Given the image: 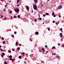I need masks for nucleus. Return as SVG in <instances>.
I'll use <instances>...</instances> for the list:
<instances>
[{
	"instance_id": "nucleus-1",
	"label": "nucleus",
	"mask_w": 64,
	"mask_h": 64,
	"mask_svg": "<svg viewBox=\"0 0 64 64\" xmlns=\"http://www.w3.org/2000/svg\"><path fill=\"white\" fill-rule=\"evenodd\" d=\"M33 7L34 10H37V6L36 5H34Z\"/></svg>"
},
{
	"instance_id": "nucleus-2",
	"label": "nucleus",
	"mask_w": 64,
	"mask_h": 64,
	"mask_svg": "<svg viewBox=\"0 0 64 64\" xmlns=\"http://www.w3.org/2000/svg\"><path fill=\"white\" fill-rule=\"evenodd\" d=\"M19 10H18V9H16L14 10L16 12V13H18V12H19Z\"/></svg>"
},
{
	"instance_id": "nucleus-3",
	"label": "nucleus",
	"mask_w": 64,
	"mask_h": 64,
	"mask_svg": "<svg viewBox=\"0 0 64 64\" xmlns=\"http://www.w3.org/2000/svg\"><path fill=\"white\" fill-rule=\"evenodd\" d=\"M26 9L28 10V11H29V7L27 6H26Z\"/></svg>"
},
{
	"instance_id": "nucleus-4",
	"label": "nucleus",
	"mask_w": 64,
	"mask_h": 64,
	"mask_svg": "<svg viewBox=\"0 0 64 64\" xmlns=\"http://www.w3.org/2000/svg\"><path fill=\"white\" fill-rule=\"evenodd\" d=\"M62 8V6L61 5H60L58 7L59 9H60Z\"/></svg>"
},
{
	"instance_id": "nucleus-5",
	"label": "nucleus",
	"mask_w": 64,
	"mask_h": 64,
	"mask_svg": "<svg viewBox=\"0 0 64 64\" xmlns=\"http://www.w3.org/2000/svg\"><path fill=\"white\" fill-rule=\"evenodd\" d=\"M60 37H62V33H60Z\"/></svg>"
},
{
	"instance_id": "nucleus-6",
	"label": "nucleus",
	"mask_w": 64,
	"mask_h": 64,
	"mask_svg": "<svg viewBox=\"0 0 64 64\" xmlns=\"http://www.w3.org/2000/svg\"><path fill=\"white\" fill-rule=\"evenodd\" d=\"M35 34H39V33L38 32H36L35 33Z\"/></svg>"
},
{
	"instance_id": "nucleus-7",
	"label": "nucleus",
	"mask_w": 64,
	"mask_h": 64,
	"mask_svg": "<svg viewBox=\"0 0 64 64\" xmlns=\"http://www.w3.org/2000/svg\"><path fill=\"white\" fill-rule=\"evenodd\" d=\"M19 58H20V59H22V58H21V56H20L18 57Z\"/></svg>"
},
{
	"instance_id": "nucleus-8",
	"label": "nucleus",
	"mask_w": 64,
	"mask_h": 64,
	"mask_svg": "<svg viewBox=\"0 0 64 64\" xmlns=\"http://www.w3.org/2000/svg\"><path fill=\"white\" fill-rule=\"evenodd\" d=\"M12 11H11V10H10L9 12L10 14L12 13Z\"/></svg>"
},
{
	"instance_id": "nucleus-9",
	"label": "nucleus",
	"mask_w": 64,
	"mask_h": 64,
	"mask_svg": "<svg viewBox=\"0 0 64 64\" xmlns=\"http://www.w3.org/2000/svg\"><path fill=\"white\" fill-rule=\"evenodd\" d=\"M20 2V0H17V3H19Z\"/></svg>"
},
{
	"instance_id": "nucleus-10",
	"label": "nucleus",
	"mask_w": 64,
	"mask_h": 64,
	"mask_svg": "<svg viewBox=\"0 0 64 64\" xmlns=\"http://www.w3.org/2000/svg\"><path fill=\"white\" fill-rule=\"evenodd\" d=\"M34 1L35 3H36L37 1V0H34Z\"/></svg>"
},
{
	"instance_id": "nucleus-11",
	"label": "nucleus",
	"mask_w": 64,
	"mask_h": 64,
	"mask_svg": "<svg viewBox=\"0 0 64 64\" xmlns=\"http://www.w3.org/2000/svg\"><path fill=\"white\" fill-rule=\"evenodd\" d=\"M4 64H7V62L6 61H5L4 62Z\"/></svg>"
},
{
	"instance_id": "nucleus-12",
	"label": "nucleus",
	"mask_w": 64,
	"mask_h": 64,
	"mask_svg": "<svg viewBox=\"0 0 64 64\" xmlns=\"http://www.w3.org/2000/svg\"><path fill=\"white\" fill-rule=\"evenodd\" d=\"M9 57L11 58L12 57V56L10 55L9 56Z\"/></svg>"
},
{
	"instance_id": "nucleus-13",
	"label": "nucleus",
	"mask_w": 64,
	"mask_h": 64,
	"mask_svg": "<svg viewBox=\"0 0 64 64\" xmlns=\"http://www.w3.org/2000/svg\"><path fill=\"white\" fill-rule=\"evenodd\" d=\"M42 50H43V52H44V51H45V50H44V48H42Z\"/></svg>"
},
{
	"instance_id": "nucleus-14",
	"label": "nucleus",
	"mask_w": 64,
	"mask_h": 64,
	"mask_svg": "<svg viewBox=\"0 0 64 64\" xmlns=\"http://www.w3.org/2000/svg\"><path fill=\"white\" fill-rule=\"evenodd\" d=\"M14 18H16V16H14Z\"/></svg>"
},
{
	"instance_id": "nucleus-15",
	"label": "nucleus",
	"mask_w": 64,
	"mask_h": 64,
	"mask_svg": "<svg viewBox=\"0 0 64 64\" xmlns=\"http://www.w3.org/2000/svg\"><path fill=\"white\" fill-rule=\"evenodd\" d=\"M2 54L4 56H5V53L4 52L2 53Z\"/></svg>"
},
{
	"instance_id": "nucleus-16",
	"label": "nucleus",
	"mask_w": 64,
	"mask_h": 64,
	"mask_svg": "<svg viewBox=\"0 0 64 64\" xmlns=\"http://www.w3.org/2000/svg\"><path fill=\"white\" fill-rule=\"evenodd\" d=\"M57 58H59L60 56H56Z\"/></svg>"
},
{
	"instance_id": "nucleus-17",
	"label": "nucleus",
	"mask_w": 64,
	"mask_h": 64,
	"mask_svg": "<svg viewBox=\"0 0 64 64\" xmlns=\"http://www.w3.org/2000/svg\"><path fill=\"white\" fill-rule=\"evenodd\" d=\"M54 12H52V15H54Z\"/></svg>"
},
{
	"instance_id": "nucleus-18",
	"label": "nucleus",
	"mask_w": 64,
	"mask_h": 64,
	"mask_svg": "<svg viewBox=\"0 0 64 64\" xmlns=\"http://www.w3.org/2000/svg\"><path fill=\"white\" fill-rule=\"evenodd\" d=\"M16 33H17V32H14V34H16Z\"/></svg>"
},
{
	"instance_id": "nucleus-19",
	"label": "nucleus",
	"mask_w": 64,
	"mask_h": 64,
	"mask_svg": "<svg viewBox=\"0 0 64 64\" xmlns=\"http://www.w3.org/2000/svg\"><path fill=\"white\" fill-rule=\"evenodd\" d=\"M22 54H24H24H25V53H24V52H22Z\"/></svg>"
},
{
	"instance_id": "nucleus-20",
	"label": "nucleus",
	"mask_w": 64,
	"mask_h": 64,
	"mask_svg": "<svg viewBox=\"0 0 64 64\" xmlns=\"http://www.w3.org/2000/svg\"><path fill=\"white\" fill-rule=\"evenodd\" d=\"M18 18H20V15H18Z\"/></svg>"
},
{
	"instance_id": "nucleus-21",
	"label": "nucleus",
	"mask_w": 64,
	"mask_h": 64,
	"mask_svg": "<svg viewBox=\"0 0 64 64\" xmlns=\"http://www.w3.org/2000/svg\"><path fill=\"white\" fill-rule=\"evenodd\" d=\"M34 21H35V22H37V20H34Z\"/></svg>"
},
{
	"instance_id": "nucleus-22",
	"label": "nucleus",
	"mask_w": 64,
	"mask_h": 64,
	"mask_svg": "<svg viewBox=\"0 0 64 64\" xmlns=\"http://www.w3.org/2000/svg\"><path fill=\"white\" fill-rule=\"evenodd\" d=\"M0 50H1V51H3V49L0 48Z\"/></svg>"
},
{
	"instance_id": "nucleus-23",
	"label": "nucleus",
	"mask_w": 64,
	"mask_h": 64,
	"mask_svg": "<svg viewBox=\"0 0 64 64\" xmlns=\"http://www.w3.org/2000/svg\"><path fill=\"white\" fill-rule=\"evenodd\" d=\"M55 48V47L54 46H53L52 47V48Z\"/></svg>"
},
{
	"instance_id": "nucleus-24",
	"label": "nucleus",
	"mask_w": 64,
	"mask_h": 64,
	"mask_svg": "<svg viewBox=\"0 0 64 64\" xmlns=\"http://www.w3.org/2000/svg\"><path fill=\"white\" fill-rule=\"evenodd\" d=\"M2 40H4V38L3 37H2Z\"/></svg>"
},
{
	"instance_id": "nucleus-25",
	"label": "nucleus",
	"mask_w": 64,
	"mask_h": 64,
	"mask_svg": "<svg viewBox=\"0 0 64 64\" xmlns=\"http://www.w3.org/2000/svg\"><path fill=\"white\" fill-rule=\"evenodd\" d=\"M8 52H11V50H8Z\"/></svg>"
},
{
	"instance_id": "nucleus-26",
	"label": "nucleus",
	"mask_w": 64,
	"mask_h": 64,
	"mask_svg": "<svg viewBox=\"0 0 64 64\" xmlns=\"http://www.w3.org/2000/svg\"><path fill=\"white\" fill-rule=\"evenodd\" d=\"M55 22L54 21H53L52 22V23H55Z\"/></svg>"
},
{
	"instance_id": "nucleus-27",
	"label": "nucleus",
	"mask_w": 64,
	"mask_h": 64,
	"mask_svg": "<svg viewBox=\"0 0 64 64\" xmlns=\"http://www.w3.org/2000/svg\"><path fill=\"white\" fill-rule=\"evenodd\" d=\"M39 19L40 20H41L42 19H41V18H39Z\"/></svg>"
},
{
	"instance_id": "nucleus-28",
	"label": "nucleus",
	"mask_w": 64,
	"mask_h": 64,
	"mask_svg": "<svg viewBox=\"0 0 64 64\" xmlns=\"http://www.w3.org/2000/svg\"><path fill=\"white\" fill-rule=\"evenodd\" d=\"M46 15H48V13H46Z\"/></svg>"
},
{
	"instance_id": "nucleus-29",
	"label": "nucleus",
	"mask_w": 64,
	"mask_h": 64,
	"mask_svg": "<svg viewBox=\"0 0 64 64\" xmlns=\"http://www.w3.org/2000/svg\"><path fill=\"white\" fill-rule=\"evenodd\" d=\"M1 17L2 18H3V16H1Z\"/></svg>"
},
{
	"instance_id": "nucleus-30",
	"label": "nucleus",
	"mask_w": 64,
	"mask_h": 64,
	"mask_svg": "<svg viewBox=\"0 0 64 64\" xmlns=\"http://www.w3.org/2000/svg\"><path fill=\"white\" fill-rule=\"evenodd\" d=\"M48 31H50V28H48Z\"/></svg>"
},
{
	"instance_id": "nucleus-31",
	"label": "nucleus",
	"mask_w": 64,
	"mask_h": 64,
	"mask_svg": "<svg viewBox=\"0 0 64 64\" xmlns=\"http://www.w3.org/2000/svg\"><path fill=\"white\" fill-rule=\"evenodd\" d=\"M16 45H18V43L17 42H16Z\"/></svg>"
},
{
	"instance_id": "nucleus-32",
	"label": "nucleus",
	"mask_w": 64,
	"mask_h": 64,
	"mask_svg": "<svg viewBox=\"0 0 64 64\" xmlns=\"http://www.w3.org/2000/svg\"><path fill=\"white\" fill-rule=\"evenodd\" d=\"M1 57H3V55H2L1 56Z\"/></svg>"
},
{
	"instance_id": "nucleus-33",
	"label": "nucleus",
	"mask_w": 64,
	"mask_h": 64,
	"mask_svg": "<svg viewBox=\"0 0 64 64\" xmlns=\"http://www.w3.org/2000/svg\"><path fill=\"white\" fill-rule=\"evenodd\" d=\"M46 16L45 15V14L43 15V16H44V17H45Z\"/></svg>"
},
{
	"instance_id": "nucleus-34",
	"label": "nucleus",
	"mask_w": 64,
	"mask_h": 64,
	"mask_svg": "<svg viewBox=\"0 0 64 64\" xmlns=\"http://www.w3.org/2000/svg\"><path fill=\"white\" fill-rule=\"evenodd\" d=\"M59 17H60H60H61V16L60 15H59Z\"/></svg>"
},
{
	"instance_id": "nucleus-35",
	"label": "nucleus",
	"mask_w": 64,
	"mask_h": 64,
	"mask_svg": "<svg viewBox=\"0 0 64 64\" xmlns=\"http://www.w3.org/2000/svg\"><path fill=\"white\" fill-rule=\"evenodd\" d=\"M6 10L5 9H4V11H5Z\"/></svg>"
},
{
	"instance_id": "nucleus-36",
	"label": "nucleus",
	"mask_w": 64,
	"mask_h": 64,
	"mask_svg": "<svg viewBox=\"0 0 64 64\" xmlns=\"http://www.w3.org/2000/svg\"><path fill=\"white\" fill-rule=\"evenodd\" d=\"M58 46H60V44L59 43L58 44Z\"/></svg>"
},
{
	"instance_id": "nucleus-37",
	"label": "nucleus",
	"mask_w": 64,
	"mask_h": 64,
	"mask_svg": "<svg viewBox=\"0 0 64 64\" xmlns=\"http://www.w3.org/2000/svg\"><path fill=\"white\" fill-rule=\"evenodd\" d=\"M3 43H4V44H5V42H4V41L3 42Z\"/></svg>"
},
{
	"instance_id": "nucleus-38",
	"label": "nucleus",
	"mask_w": 64,
	"mask_h": 64,
	"mask_svg": "<svg viewBox=\"0 0 64 64\" xmlns=\"http://www.w3.org/2000/svg\"><path fill=\"white\" fill-rule=\"evenodd\" d=\"M56 17V15H54V17Z\"/></svg>"
},
{
	"instance_id": "nucleus-39",
	"label": "nucleus",
	"mask_w": 64,
	"mask_h": 64,
	"mask_svg": "<svg viewBox=\"0 0 64 64\" xmlns=\"http://www.w3.org/2000/svg\"><path fill=\"white\" fill-rule=\"evenodd\" d=\"M45 47H46V48H47V46H45Z\"/></svg>"
},
{
	"instance_id": "nucleus-40",
	"label": "nucleus",
	"mask_w": 64,
	"mask_h": 64,
	"mask_svg": "<svg viewBox=\"0 0 64 64\" xmlns=\"http://www.w3.org/2000/svg\"><path fill=\"white\" fill-rule=\"evenodd\" d=\"M60 30H62V28H60Z\"/></svg>"
},
{
	"instance_id": "nucleus-41",
	"label": "nucleus",
	"mask_w": 64,
	"mask_h": 64,
	"mask_svg": "<svg viewBox=\"0 0 64 64\" xmlns=\"http://www.w3.org/2000/svg\"><path fill=\"white\" fill-rule=\"evenodd\" d=\"M13 59H12V58H10V60H12Z\"/></svg>"
},
{
	"instance_id": "nucleus-42",
	"label": "nucleus",
	"mask_w": 64,
	"mask_h": 64,
	"mask_svg": "<svg viewBox=\"0 0 64 64\" xmlns=\"http://www.w3.org/2000/svg\"><path fill=\"white\" fill-rule=\"evenodd\" d=\"M5 7H7V5H5Z\"/></svg>"
},
{
	"instance_id": "nucleus-43",
	"label": "nucleus",
	"mask_w": 64,
	"mask_h": 64,
	"mask_svg": "<svg viewBox=\"0 0 64 64\" xmlns=\"http://www.w3.org/2000/svg\"><path fill=\"white\" fill-rule=\"evenodd\" d=\"M32 13H33V11L32 10Z\"/></svg>"
},
{
	"instance_id": "nucleus-44",
	"label": "nucleus",
	"mask_w": 64,
	"mask_h": 64,
	"mask_svg": "<svg viewBox=\"0 0 64 64\" xmlns=\"http://www.w3.org/2000/svg\"><path fill=\"white\" fill-rule=\"evenodd\" d=\"M56 25H58V23H56Z\"/></svg>"
},
{
	"instance_id": "nucleus-45",
	"label": "nucleus",
	"mask_w": 64,
	"mask_h": 64,
	"mask_svg": "<svg viewBox=\"0 0 64 64\" xmlns=\"http://www.w3.org/2000/svg\"><path fill=\"white\" fill-rule=\"evenodd\" d=\"M38 16H38V18H40V15H38Z\"/></svg>"
},
{
	"instance_id": "nucleus-46",
	"label": "nucleus",
	"mask_w": 64,
	"mask_h": 64,
	"mask_svg": "<svg viewBox=\"0 0 64 64\" xmlns=\"http://www.w3.org/2000/svg\"><path fill=\"white\" fill-rule=\"evenodd\" d=\"M19 46H21V44H19Z\"/></svg>"
},
{
	"instance_id": "nucleus-47",
	"label": "nucleus",
	"mask_w": 64,
	"mask_h": 64,
	"mask_svg": "<svg viewBox=\"0 0 64 64\" xmlns=\"http://www.w3.org/2000/svg\"><path fill=\"white\" fill-rule=\"evenodd\" d=\"M54 55H56V54H55V53H54Z\"/></svg>"
},
{
	"instance_id": "nucleus-48",
	"label": "nucleus",
	"mask_w": 64,
	"mask_h": 64,
	"mask_svg": "<svg viewBox=\"0 0 64 64\" xmlns=\"http://www.w3.org/2000/svg\"><path fill=\"white\" fill-rule=\"evenodd\" d=\"M17 49H18V50H19V49H20V48H17Z\"/></svg>"
},
{
	"instance_id": "nucleus-49",
	"label": "nucleus",
	"mask_w": 64,
	"mask_h": 64,
	"mask_svg": "<svg viewBox=\"0 0 64 64\" xmlns=\"http://www.w3.org/2000/svg\"><path fill=\"white\" fill-rule=\"evenodd\" d=\"M62 47H64V45H62Z\"/></svg>"
},
{
	"instance_id": "nucleus-50",
	"label": "nucleus",
	"mask_w": 64,
	"mask_h": 64,
	"mask_svg": "<svg viewBox=\"0 0 64 64\" xmlns=\"http://www.w3.org/2000/svg\"><path fill=\"white\" fill-rule=\"evenodd\" d=\"M12 51H14V50L13 49H12Z\"/></svg>"
},
{
	"instance_id": "nucleus-51",
	"label": "nucleus",
	"mask_w": 64,
	"mask_h": 64,
	"mask_svg": "<svg viewBox=\"0 0 64 64\" xmlns=\"http://www.w3.org/2000/svg\"><path fill=\"white\" fill-rule=\"evenodd\" d=\"M12 60V62H14V61H13V60Z\"/></svg>"
},
{
	"instance_id": "nucleus-52",
	"label": "nucleus",
	"mask_w": 64,
	"mask_h": 64,
	"mask_svg": "<svg viewBox=\"0 0 64 64\" xmlns=\"http://www.w3.org/2000/svg\"><path fill=\"white\" fill-rule=\"evenodd\" d=\"M18 6H19V4H18L17 5Z\"/></svg>"
},
{
	"instance_id": "nucleus-53",
	"label": "nucleus",
	"mask_w": 64,
	"mask_h": 64,
	"mask_svg": "<svg viewBox=\"0 0 64 64\" xmlns=\"http://www.w3.org/2000/svg\"><path fill=\"white\" fill-rule=\"evenodd\" d=\"M14 37V36H12V37Z\"/></svg>"
},
{
	"instance_id": "nucleus-54",
	"label": "nucleus",
	"mask_w": 64,
	"mask_h": 64,
	"mask_svg": "<svg viewBox=\"0 0 64 64\" xmlns=\"http://www.w3.org/2000/svg\"><path fill=\"white\" fill-rule=\"evenodd\" d=\"M4 19H6V17H5V18H4Z\"/></svg>"
},
{
	"instance_id": "nucleus-55",
	"label": "nucleus",
	"mask_w": 64,
	"mask_h": 64,
	"mask_svg": "<svg viewBox=\"0 0 64 64\" xmlns=\"http://www.w3.org/2000/svg\"><path fill=\"white\" fill-rule=\"evenodd\" d=\"M9 2H11V1L10 0V1H9Z\"/></svg>"
},
{
	"instance_id": "nucleus-56",
	"label": "nucleus",
	"mask_w": 64,
	"mask_h": 64,
	"mask_svg": "<svg viewBox=\"0 0 64 64\" xmlns=\"http://www.w3.org/2000/svg\"><path fill=\"white\" fill-rule=\"evenodd\" d=\"M1 47H2V46H0V48H1Z\"/></svg>"
},
{
	"instance_id": "nucleus-57",
	"label": "nucleus",
	"mask_w": 64,
	"mask_h": 64,
	"mask_svg": "<svg viewBox=\"0 0 64 64\" xmlns=\"http://www.w3.org/2000/svg\"><path fill=\"white\" fill-rule=\"evenodd\" d=\"M47 54V52L45 53V54Z\"/></svg>"
},
{
	"instance_id": "nucleus-58",
	"label": "nucleus",
	"mask_w": 64,
	"mask_h": 64,
	"mask_svg": "<svg viewBox=\"0 0 64 64\" xmlns=\"http://www.w3.org/2000/svg\"><path fill=\"white\" fill-rule=\"evenodd\" d=\"M24 63H26V62H24Z\"/></svg>"
},
{
	"instance_id": "nucleus-59",
	"label": "nucleus",
	"mask_w": 64,
	"mask_h": 64,
	"mask_svg": "<svg viewBox=\"0 0 64 64\" xmlns=\"http://www.w3.org/2000/svg\"><path fill=\"white\" fill-rule=\"evenodd\" d=\"M42 24H44V23L43 22V23H42Z\"/></svg>"
},
{
	"instance_id": "nucleus-60",
	"label": "nucleus",
	"mask_w": 64,
	"mask_h": 64,
	"mask_svg": "<svg viewBox=\"0 0 64 64\" xmlns=\"http://www.w3.org/2000/svg\"><path fill=\"white\" fill-rule=\"evenodd\" d=\"M46 52L47 53H48V51H46Z\"/></svg>"
},
{
	"instance_id": "nucleus-61",
	"label": "nucleus",
	"mask_w": 64,
	"mask_h": 64,
	"mask_svg": "<svg viewBox=\"0 0 64 64\" xmlns=\"http://www.w3.org/2000/svg\"><path fill=\"white\" fill-rule=\"evenodd\" d=\"M30 41H32V40L31 39L30 40Z\"/></svg>"
},
{
	"instance_id": "nucleus-62",
	"label": "nucleus",
	"mask_w": 64,
	"mask_h": 64,
	"mask_svg": "<svg viewBox=\"0 0 64 64\" xmlns=\"http://www.w3.org/2000/svg\"><path fill=\"white\" fill-rule=\"evenodd\" d=\"M42 7H43V5H42Z\"/></svg>"
},
{
	"instance_id": "nucleus-63",
	"label": "nucleus",
	"mask_w": 64,
	"mask_h": 64,
	"mask_svg": "<svg viewBox=\"0 0 64 64\" xmlns=\"http://www.w3.org/2000/svg\"><path fill=\"white\" fill-rule=\"evenodd\" d=\"M54 49V48H52V49Z\"/></svg>"
},
{
	"instance_id": "nucleus-64",
	"label": "nucleus",
	"mask_w": 64,
	"mask_h": 64,
	"mask_svg": "<svg viewBox=\"0 0 64 64\" xmlns=\"http://www.w3.org/2000/svg\"><path fill=\"white\" fill-rule=\"evenodd\" d=\"M19 48L18 47V48Z\"/></svg>"
}]
</instances>
